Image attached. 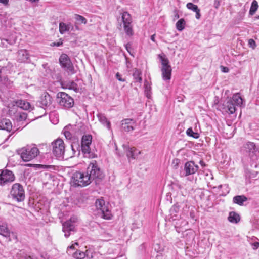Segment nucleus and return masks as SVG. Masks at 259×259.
Returning a JSON list of instances; mask_svg holds the SVG:
<instances>
[{"mask_svg":"<svg viewBox=\"0 0 259 259\" xmlns=\"http://www.w3.org/2000/svg\"><path fill=\"white\" fill-rule=\"evenodd\" d=\"M18 153L25 162L35 158L39 154V150L35 145H27L18 150Z\"/></svg>","mask_w":259,"mask_h":259,"instance_id":"obj_1","label":"nucleus"},{"mask_svg":"<svg viewBox=\"0 0 259 259\" xmlns=\"http://www.w3.org/2000/svg\"><path fill=\"white\" fill-rule=\"evenodd\" d=\"M243 104V99L239 94H234L232 98L223 104L225 112L233 114L236 110V106L241 107Z\"/></svg>","mask_w":259,"mask_h":259,"instance_id":"obj_2","label":"nucleus"},{"mask_svg":"<svg viewBox=\"0 0 259 259\" xmlns=\"http://www.w3.org/2000/svg\"><path fill=\"white\" fill-rule=\"evenodd\" d=\"M87 172L76 171L71 178V183L75 186L85 187L91 184L92 181Z\"/></svg>","mask_w":259,"mask_h":259,"instance_id":"obj_3","label":"nucleus"},{"mask_svg":"<svg viewBox=\"0 0 259 259\" xmlns=\"http://www.w3.org/2000/svg\"><path fill=\"white\" fill-rule=\"evenodd\" d=\"M86 172L89 174L92 181L95 179H101L103 177L102 172L95 160L90 162Z\"/></svg>","mask_w":259,"mask_h":259,"instance_id":"obj_4","label":"nucleus"},{"mask_svg":"<svg viewBox=\"0 0 259 259\" xmlns=\"http://www.w3.org/2000/svg\"><path fill=\"white\" fill-rule=\"evenodd\" d=\"M10 194L14 199L18 202L23 201L25 199V192L23 186L19 183L13 185Z\"/></svg>","mask_w":259,"mask_h":259,"instance_id":"obj_5","label":"nucleus"},{"mask_svg":"<svg viewBox=\"0 0 259 259\" xmlns=\"http://www.w3.org/2000/svg\"><path fill=\"white\" fill-rule=\"evenodd\" d=\"M57 101L60 106L66 108H70L74 105V100L67 94L59 92L57 94Z\"/></svg>","mask_w":259,"mask_h":259,"instance_id":"obj_6","label":"nucleus"},{"mask_svg":"<svg viewBox=\"0 0 259 259\" xmlns=\"http://www.w3.org/2000/svg\"><path fill=\"white\" fill-rule=\"evenodd\" d=\"M52 146L54 155L58 158H63L65 152L64 141L61 139H57L52 143Z\"/></svg>","mask_w":259,"mask_h":259,"instance_id":"obj_7","label":"nucleus"},{"mask_svg":"<svg viewBox=\"0 0 259 259\" xmlns=\"http://www.w3.org/2000/svg\"><path fill=\"white\" fill-rule=\"evenodd\" d=\"M92 137L90 135H84L81 139V150L82 152L85 154V156L89 158L95 157V154L91 153L90 151V145L92 143Z\"/></svg>","mask_w":259,"mask_h":259,"instance_id":"obj_8","label":"nucleus"},{"mask_svg":"<svg viewBox=\"0 0 259 259\" xmlns=\"http://www.w3.org/2000/svg\"><path fill=\"white\" fill-rule=\"evenodd\" d=\"M122 20L123 24V28L126 35L132 36L133 35V30L132 28V18L129 13L125 12L123 13Z\"/></svg>","mask_w":259,"mask_h":259,"instance_id":"obj_9","label":"nucleus"},{"mask_svg":"<svg viewBox=\"0 0 259 259\" xmlns=\"http://www.w3.org/2000/svg\"><path fill=\"white\" fill-rule=\"evenodd\" d=\"M95 205L98 209L102 211L103 218L107 220L111 219V212L108 209V205L105 204L103 199H100L97 200L95 202Z\"/></svg>","mask_w":259,"mask_h":259,"instance_id":"obj_10","label":"nucleus"},{"mask_svg":"<svg viewBox=\"0 0 259 259\" xmlns=\"http://www.w3.org/2000/svg\"><path fill=\"white\" fill-rule=\"evenodd\" d=\"M59 62L61 66L71 74L75 73L74 67L69 57L65 54H62L59 58Z\"/></svg>","mask_w":259,"mask_h":259,"instance_id":"obj_11","label":"nucleus"},{"mask_svg":"<svg viewBox=\"0 0 259 259\" xmlns=\"http://www.w3.org/2000/svg\"><path fill=\"white\" fill-rule=\"evenodd\" d=\"M15 180L13 172L9 170H3L0 174V185H4L7 183L12 182Z\"/></svg>","mask_w":259,"mask_h":259,"instance_id":"obj_12","label":"nucleus"},{"mask_svg":"<svg viewBox=\"0 0 259 259\" xmlns=\"http://www.w3.org/2000/svg\"><path fill=\"white\" fill-rule=\"evenodd\" d=\"M136 126V121L130 118H126L121 121V129L126 132L133 131Z\"/></svg>","mask_w":259,"mask_h":259,"instance_id":"obj_13","label":"nucleus"},{"mask_svg":"<svg viewBox=\"0 0 259 259\" xmlns=\"http://www.w3.org/2000/svg\"><path fill=\"white\" fill-rule=\"evenodd\" d=\"M0 129L5 130L9 133L12 132L11 134H9L8 137H10L16 131V130L13 129L11 121L6 118L0 119Z\"/></svg>","mask_w":259,"mask_h":259,"instance_id":"obj_14","label":"nucleus"},{"mask_svg":"<svg viewBox=\"0 0 259 259\" xmlns=\"http://www.w3.org/2000/svg\"><path fill=\"white\" fill-rule=\"evenodd\" d=\"M39 102L42 108H48L52 103V98L48 93L44 92L40 96Z\"/></svg>","mask_w":259,"mask_h":259,"instance_id":"obj_15","label":"nucleus"},{"mask_svg":"<svg viewBox=\"0 0 259 259\" xmlns=\"http://www.w3.org/2000/svg\"><path fill=\"white\" fill-rule=\"evenodd\" d=\"M199 166L194 162L190 161L187 162L184 166L185 176L194 174L198 170Z\"/></svg>","mask_w":259,"mask_h":259,"instance_id":"obj_16","label":"nucleus"},{"mask_svg":"<svg viewBox=\"0 0 259 259\" xmlns=\"http://www.w3.org/2000/svg\"><path fill=\"white\" fill-rule=\"evenodd\" d=\"M29 59V55L25 49L19 50L17 53V61L19 63L26 62Z\"/></svg>","mask_w":259,"mask_h":259,"instance_id":"obj_17","label":"nucleus"},{"mask_svg":"<svg viewBox=\"0 0 259 259\" xmlns=\"http://www.w3.org/2000/svg\"><path fill=\"white\" fill-rule=\"evenodd\" d=\"M244 147L250 157H252L255 155L257 149L254 143L247 142L244 144Z\"/></svg>","mask_w":259,"mask_h":259,"instance_id":"obj_18","label":"nucleus"},{"mask_svg":"<svg viewBox=\"0 0 259 259\" xmlns=\"http://www.w3.org/2000/svg\"><path fill=\"white\" fill-rule=\"evenodd\" d=\"M0 235L9 238V241L17 239L16 234L11 232L8 228H0Z\"/></svg>","mask_w":259,"mask_h":259,"instance_id":"obj_19","label":"nucleus"},{"mask_svg":"<svg viewBox=\"0 0 259 259\" xmlns=\"http://www.w3.org/2000/svg\"><path fill=\"white\" fill-rule=\"evenodd\" d=\"M97 117L99 121L104 126L106 127L109 130H111V123L107 118L105 115L102 113H98Z\"/></svg>","mask_w":259,"mask_h":259,"instance_id":"obj_20","label":"nucleus"},{"mask_svg":"<svg viewBox=\"0 0 259 259\" xmlns=\"http://www.w3.org/2000/svg\"><path fill=\"white\" fill-rule=\"evenodd\" d=\"M73 28V27L70 23L66 24L61 22L59 23V32L61 34H64L70 30H72Z\"/></svg>","mask_w":259,"mask_h":259,"instance_id":"obj_21","label":"nucleus"},{"mask_svg":"<svg viewBox=\"0 0 259 259\" xmlns=\"http://www.w3.org/2000/svg\"><path fill=\"white\" fill-rule=\"evenodd\" d=\"M76 126L71 125L65 126L63 129V133L67 139L70 140L72 137V132L73 130L76 128Z\"/></svg>","mask_w":259,"mask_h":259,"instance_id":"obj_22","label":"nucleus"},{"mask_svg":"<svg viewBox=\"0 0 259 259\" xmlns=\"http://www.w3.org/2000/svg\"><path fill=\"white\" fill-rule=\"evenodd\" d=\"M126 155L128 158H132L135 159L139 154L140 151L138 150L135 147H127L126 149Z\"/></svg>","mask_w":259,"mask_h":259,"instance_id":"obj_23","label":"nucleus"},{"mask_svg":"<svg viewBox=\"0 0 259 259\" xmlns=\"http://www.w3.org/2000/svg\"><path fill=\"white\" fill-rule=\"evenodd\" d=\"M161 70L162 79L165 81L169 80L171 75V67L161 68Z\"/></svg>","mask_w":259,"mask_h":259,"instance_id":"obj_24","label":"nucleus"},{"mask_svg":"<svg viewBox=\"0 0 259 259\" xmlns=\"http://www.w3.org/2000/svg\"><path fill=\"white\" fill-rule=\"evenodd\" d=\"M17 106L24 110H30L31 106L30 104L25 100H18L16 102Z\"/></svg>","mask_w":259,"mask_h":259,"instance_id":"obj_25","label":"nucleus"},{"mask_svg":"<svg viewBox=\"0 0 259 259\" xmlns=\"http://www.w3.org/2000/svg\"><path fill=\"white\" fill-rule=\"evenodd\" d=\"M78 218L75 215L72 216L69 220L63 223V227H72L78 222Z\"/></svg>","mask_w":259,"mask_h":259,"instance_id":"obj_26","label":"nucleus"},{"mask_svg":"<svg viewBox=\"0 0 259 259\" xmlns=\"http://www.w3.org/2000/svg\"><path fill=\"white\" fill-rule=\"evenodd\" d=\"M180 206L178 203L174 204L170 209L169 212L172 218H177L179 213Z\"/></svg>","mask_w":259,"mask_h":259,"instance_id":"obj_27","label":"nucleus"},{"mask_svg":"<svg viewBox=\"0 0 259 259\" xmlns=\"http://www.w3.org/2000/svg\"><path fill=\"white\" fill-rule=\"evenodd\" d=\"M247 200V197L244 195H238L233 197V201L234 203L242 205L243 203L246 201Z\"/></svg>","mask_w":259,"mask_h":259,"instance_id":"obj_28","label":"nucleus"},{"mask_svg":"<svg viewBox=\"0 0 259 259\" xmlns=\"http://www.w3.org/2000/svg\"><path fill=\"white\" fill-rule=\"evenodd\" d=\"M240 217L239 215L234 212H231L228 217V220L234 223H237L240 221Z\"/></svg>","mask_w":259,"mask_h":259,"instance_id":"obj_29","label":"nucleus"},{"mask_svg":"<svg viewBox=\"0 0 259 259\" xmlns=\"http://www.w3.org/2000/svg\"><path fill=\"white\" fill-rule=\"evenodd\" d=\"M62 231L64 233V236L68 238L70 235L74 234L76 231L75 228H62Z\"/></svg>","mask_w":259,"mask_h":259,"instance_id":"obj_30","label":"nucleus"},{"mask_svg":"<svg viewBox=\"0 0 259 259\" xmlns=\"http://www.w3.org/2000/svg\"><path fill=\"white\" fill-rule=\"evenodd\" d=\"M73 256L76 259H83L85 256H89V255L83 251L76 250L73 253Z\"/></svg>","mask_w":259,"mask_h":259,"instance_id":"obj_31","label":"nucleus"},{"mask_svg":"<svg viewBox=\"0 0 259 259\" xmlns=\"http://www.w3.org/2000/svg\"><path fill=\"white\" fill-rule=\"evenodd\" d=\"M185 21L183 18L180 19L177 23H176V28L179 31H182L184 28L185 25Z\"/></svg>","mask_w":259,"mask_h":259,"instance_id":"obj_32","label":"nucleus"},{"mask_svg":"<svg viewBox=\"0 0 259 259\" xmlns=\"http://www.w3.org/2000/svg\"><path fill=\"white\" fill-rule=\"evenodd\" d=\"M159 57L160 58L161 62L162 64L161 68H168L171 67L170 65L169 64V61L167 58L165 57H163L161 55H159Z\"/></svg>","mask_w":259,"mask_h":259,"instance_id":"obj_33","label":"nucleus"},{"mask_svg":"<svg viewBox=\"0 0 259 259\" xmlns=\"http://www.w3.org/2000/svg\"><path fill=\"white\" fill-rule=\"evenodd\" d=\"M258 7V6L257 1L254 0L251 4V6L249 10V14L251 15H253L257 10Z\"/></svg>","mask_w":259,"mask_h":259,"instance_id":"obj_34","label":"nucleus"},{"mask_svg":"<svg viewBox=\"0 0 259 259\" xmlns=\"http://www.w3.org/2000/svg\"><path fill=\"white\" fill-rule=\"evenodd\" d=\"M186 133L188 136L192 137L195 139H198L199 137V134L197 132H193L192 128H189L187 130Z\"/></svg>","mask_w":259,"mask_h":259,"instance_id":"obj_35","label":"nucleus"},{"mask_svg":"<svg viewBox=\"0 0 259 259\" xmlns=\"http://www.w3.org/2000/svg\"><path fill=\"white\" fill-rule=\"evenodd\" d=\"M144 86L145 94L148 98H150L151 97V87L147 81L145 82Z\"/></svg>","mask_w":259,"mask_h":259,"instance_id":"obj_36","label":"nucleus"},{"mask_svg":"<svg viewBox=\"0 0 259 259\" xmlns=\"http://www.w3.org/2000/svg\"><path fill=\"white\" fill-rule=\"evenodd\" d=\"M186 6L188 9L191 10L194 12H195L196 11H198V9H199L197 5H194L192 3H187Z\"/></svg>","mask_w":259,"mask_h":259,"instance_id":"obj_37","label":"nucleus"},{"mask_svg":"<svg viewBox=\"0 0 259 259\" xmlns=\"http://www.w3.org/2000/svg\"><path fill=\"white\" fill-rule=\"evenodd\" d=\"M134 78L136 82H141L142 78L140 76V73L138 70H136L133 73Z\"/></svg>","mask_w":259,"mask_h":259,"instance_id":"obj_38","label":"nucleus"},{"mask_svg":"<svg viewBox=\"0 0 259 259\" xmlns=\"http://www.w3.org/2000/svg\"><path fill=\"white\" fill-rule=\"evenodd\" d=\"M75 19L77 21L81 22V23L86 24L87 23V20L86 19L83 17V16L79 15H75Z\"/></svg>","mask_w":259,"mask_h":259,"instance_id":"obj_39","label":"nucleus"},{"mask_svg":"<svg viewBox=\"0 0 259 259\" xmlns=\"http://www.w3.org/2000/svg\"><path fill=\"white\" fill-rule=\"evenodd\" d=\"M17 109L18 107L17 106V105L16 104L13 105V107L9 110V114L11 116L14 115L16 113Z\"/></svg>","mask_w":259,"mask_h":259,"instance_id":"obj_40","label":"nucleus"},{"mask_svg":"<svg viewBox=\"0 0 259 259\" xmlns=\"http://www.w3.org/2000/svg\"><path fill=\"white\" fill-rule=\"evenodd\" d=\"M69 89L73 90L76 92H77L79 90L77 84L73 82H71V84L69 85Z\"/></svg>","mask_w":259,"mask_h":259,"instance_id":"obj_41","label":"nucleus"},{"mask_svg":"<svg viewBox=\"0 0 259 259\" xmlns=\"http://www.w3.org/2000/svg\"><path fill=\"white\" fill-rule=\"evenodd\" d=\"M125 47L126 50L127 51V52L132 55V48H131V44L130 43H127L125 45Z\"/></svg>","mask_w":259,"mask_h":259,"instance_id":"obj_42","label":"nucleus"},{"mask_svg":"<svg viewBox=\"0 0 259 259\" xmlns=\"http://www.w3.org/2000/svg\"><path fill=\"white\" fill-rule=\"evenodd\" d=\"M220 2L221 0H214L213 3V7L217 9H218L220 5Z\"/></svg>","mask_w":259,"mask_h":259,"instance_id":"obj_43","label":"nucleus"},{"mask_svg":"<svg viewBox=\"0 0 259 259\" xmlns=\"http://www.w3.org/2000/svg\"><path fill=\"white\" fill-rule=\"evenodd\" d=\"M116 78L120 81H122V82H124L125 81V79H123L121 76V75L119 73L117 72L116 74Z\"/></svg>","mask_w":259,"mask_h":259,"instance_id":"obj_44","label":"nucleus"},{"mask_svg":"<svg viewBox=\"0 0 259 259\" xmlns=\"http://www.w3.org/2000/svg\"><path fill=\"white\" fill-rule=\"evenodd\" d=\"M249 45L250 47L254 48L255 46V42L252 39L249 40Z\"/></svg>","mask_w":259,"mask_h":259,"instance_id":"obj_45","label":"nucleus"},{"mask_svg":"<svg viewBox=\"0 0 259 259\" xmlns=\"http://www.w3.org/2000/svg\"><path fill=\"white\" fill-rule=\"evenodd\" d=\"M251 245L253 249H256L259 247V243L258 242H255L251 243Z\"/></svg>","mask_w":259,"mask_h":259,"instance_id":"obj_46","label":"nucleus"},{"mask_svg":"<svg viewBox=\"0 0 259 259\" xmlns=\"http://www.w3.org/2000/svg\"><path fill=\"white\" fill-rule=\"evenodd\" d=\"M78 243H77V242H76V243H75L74 244H72V245H71V246H70L68 247V248H67V252L68 253H70L69 252V250H70V249H74V245H78Z\"/></svg>","mask_w":259,"mask_h":259,"instance_id":"obj_47","label":"nucleus"},{"mask_svg":"<svg viewBox=\"0 0 259 259\" xmlns=\"http://www.w3.org/2000/svg\"><path fill=\"white\" fill-rule=\"evenodd\" d=\"M195 13H196V16H195L196 18L197 19H199L201 17L200 9H198V11L195 12Z\"/></svg>","mask_w":259,"mask_h":259,"instance_id":"obj_48","label":"nucleus"},{"mask_svg":"<svg viewBox=\"0 0 259 259\" xmlns=\"http://www.w3.org/2000/svg\"><path fill=\"white\" fill-rule=\"evenodd\" d=\"M9 0H0V3L3 4L5 5H8Z\"/></svg>","mask_w":259,"mask_h":259,"instance_id":"obj_49","label":"nucleus"},{"mask_svg":"<svg viewBox=\"0 0 259 259\" xmlns=\"http://www.w3.org/2000/svg\"><path fill=\"white\" fill-rule=\"evenodd\" d=\"M62 45V42H57V43L54 42L52 46L59 47V46H60Z\"/></svg>","mask_w":259,"mask_h":259,"instance_id":"obj_50","label":"nucleus"},{"mask_svg":"<svg viewBox=\"0 0 259 259\" xmlns=\"http://www.w3.org/2000/svg\"><path fill=\"white\" fill-rule=\"evenodd\" d=\"M175 18L174 19H177L179 18V15L178 14V12L177 11V10H175Z\"/></svg>","mask_w":259,"mask_h":259,"instance_id":"obj_51","label":"nucleus"},{"mask_svg":"<svg viewBox=\"0 0 259 259\" xmlns=\"http://www.w3.org/2000/svg\"><path fill=\"white\" fill-rule=\"evenodd\" d=\"M229 71V69L227 67H222V71L224 72H228Z\"/></svg>","mask_w":259,"mask_h":259,"instance_id":"obj_52","label":"nucleus"},{"mask_svg":"<svg viewBox=\"0 0 259 259\" xmlns=\"http://www.w3.org/2000/svg\"><path fill=\"white\" fill-rule=\"evenodd\" d=\"M155 34H153L151 36V40L152 41H153V42H155Z\"/></svg>","mask_w":259,"mask_h":259,"instance_id":"obj_53","label":"nucleus"},{"mask_svg":"<svg viewBox=\"0 0 259 259\" xmlns=\"http://www.w3.org/2000/svg\"><path fill=\"white\" fill-rule=\"evenodd\" d=\"M29 1L31 2L32 3H35L38 1V0H29Z\"/></svg>","mask_w":259,"mask_h":259,"instance_id":"obj_54","label":"nucleus"},{"mask_svg":"<svg viewBox=\"0 0 259 259\" xmlns=\"http://www.w3.org/2000/svg\"><path fill=\"white\" fill-rule=\"evenodd\" d=\"M200 164L202 166L204 165V162H203V161H200Z\"/></svg>","mask_w":259,"mask_h":259,"instance_id":"obj_55","label":"nucleus"},{"mask_svg":"<svg viewBox=\"0 0 259 259\" xmlns=\"http://www.w3.org/2000/svg\"><path fill=\"white\" fill-rule=\"evenodd\" d=\"M4 41L8 42V39H3V40H2V43H3V44H4Z\"/></svg>","mask_w":259,"mask_h":259,"instance_id":"obj_56","label":"nucleus"},{"mask_svg":"<svg viewBox=\"0 0 259 259\" xmlns=\"http://www.w3.org/2000/svg\"><path fill=\"white\" fill-rule=\"evenodd\" d=\"M84 253H86V254H88V255H89V251L88 250H87ZM88 257H90V255H89Z\"/></svg>","mask_w":259,"mask_h":259,"instance_id":"obj_57","label":"nucleus"},{"mask_svg":"<svg viewBox=\"0 0 259 259\" xmlns=\"http://www.w3.org/2000/svg\"><path fill=\"white\" fill-rule=\"evenodd\" d=\"M193 2L194 3H198L199 2V0H193Z\"/></svg>","mask_w":259,"mask_h":259,"instance_id":"obj_58","label":"nucleus"},{"mask_svg":"<svg viewBox=\"0 0 259 259\" xmlns=\"http://www.w3.org/2000/svg\"><path fill=\"white\" fill-rule=\"evenodd\" d=\"M71 148H72V150L74 151V149L73 148V145H71Z\"/></svg>","mask_w":259,"mask_h":259,"instance_id":"obj_59","label":"nucleus"},{"mask_svg":"<svg viewBox=\"0 0 259 259\" xmlns=\"http://www.w3.org/2000/svg\"><path fill=\"white\" fill-rule=\"evenodd\" d=\"M258 19H259V15L256 17Z\"/></svg>","mask_w":259,"mask_h":259,"instance_id":"obj_60","label":"nucleus"},{"mask_svg":"<svg viewBox=\"0 0 259 259\" xmlns=\"http://www.w3.org/2000/svg\"><path fill=\"white\" fill-rule=\"evenodd\" d=\"M0 227H2V226L0 225Z\"/></svg>","mask_w":259,"mask_h":259,"instance_id":"obj_61","label":"nucleus"}]
</instances>
